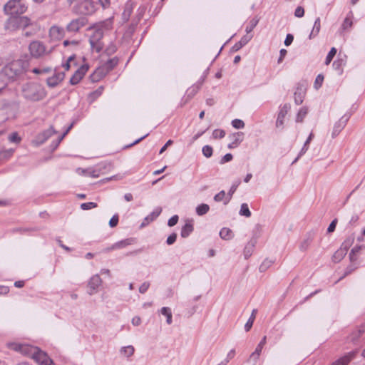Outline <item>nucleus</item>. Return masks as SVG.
<instances>
[{
  "label": "nucleus",
  "mask_w": 365,
  "mask_h": 365,
  "mask_svg": "<svg viewBox=\"0 0 365 365\" xmlns=\"http://www.w3.org/2000/svg\"><path fill=\"white\" fill-rule=\"evenodd\" d=\"M365 249V245H356L354 247L350 253H349V259L351 262H354L357 259V255L361 252V250Z\"/></svg>",
  "instance_id": "24"
},
{
  "label": "nucleus",
  "mask_w": 365,
  "mask_h": 365,
  "mask_svg": "<svg viewBox=\"0 0 365 365\" xmlns=\"http://www.w3.org/2000/svg\"><path fill=\"white\" fill-rule=\"evenodd\" d=\"M118 63V59L116 57L112 58L106 61L102 64L95 72L96 75H101L103 76L106 75L110 71L113 69Z\"/></svg>",
  "instance_id": "9"
},
{
  "label": "nucleus",
  "mask_w": 365,
  "mask_h": 365,
  "mask_svg": "<svg viewBox=\"0 0 365 365\" xmlns=\"http://www.w3.org/2000/svg\"><path fill=\"white\" fill-rule=\"evenodd\" d=\"M307 114V108L306 107L301 108L297 115L296 121L302 123L304 120V118H305Z\"/></svg>",
  "instance_id": "40"
},
{
  "label": "nucleus",
  "mask_w": 365,
  "mask_h": 365,
  "mask_svg": "<svg viewBox=\"0 0 365 365\" xmlns=\"http://www.w3.org/2000/svg\"><path fill=\"white\" fill-rule=\"evenodd\" d=\"M294 40V36L292 34H288L286 36V38L284 40V45L286 46H289L292 44Z\"/></svg>",
  "instance_id": "64"
},
{
  "label": "nucleus",
  "mask_w": 365,
  "mask_h": 365,
  "mask_svg": "<svg viewBox=\"0 0 365 365\" xmlns=\"http://www.w3.org/2000/svg\"><path fill=\"white\" fill-rule=\"evenodd\" d=\"M30 25L32 26L30 19L27 16L11 15L5 24V28L8 30L15 31L20 29H25Z\"/></svg>",
  "instance_id": "4"
},
{
  "label": "nucleus",
  "mask_w": 365,
  "mask_h": 365,
  "mask_svg": "<svg viewBox=\"0 0 365 365\" xmlns=\"http://www.w3.org/2000/svg\"><path fill=\"white\" fill-rule=\"evenodd\" d=\"M324 81V76L322 74H319L314 81V86L316 89H319L322 84Z\"/></svg>",
  "instance_id": "54"
},
{
  "label": "nucleus",
  "mask_w": 365,
  "mask_h": 365,
  "mask_svg": "<svg viewBox=\"0 0 365 365\" xmlns=\"http://www.w3.org/2000/svg\"><path fill=\"white\" fill-rule=\"evenodd\" d=\"M239 213L240 215L245 216L246 217H250L251 216V212L247 203H242L241 205Z\"/></svg>",
  "instance_id": "38"
},
{
  "label": "nucleus",
  "mask_w": 365,
  "mask_h": 365,
  "mask_svg": "<svg viewBox=\"0 0 365 365\" xmlns=\"http://www.w3.org/2000/svg\"><path fill=\"white\" fill-rule=\"evenodd\" d=\"M29 50L31 56L37 58L45 52L46 48L43 43L38 41H33L30 43Z\"/></svg>",
  "instance_id": "13"
},
{
  "label": "nucleus",
  "mask_w": 365,
  "mask_h": 365,
  "mask_svg": "<svg viewBox=\"0 0 365 365\" xmlns=\"http://www.w3.org/2000/svg\"><path fill=\"white\" fill-rule=\"evenodd\" d=\"M177 239V234L176 233H172L170 235L168 236L166 240V243L168 245H173Z\"/></svg>",
  "instance_id": "60"
},
{
  "label": "nucleus",
  "mask_w": 365,
  "mask_h": 365,
  "mask_svg": "<svg viewBox=\"0 0 365 365\" xmlns=\"http://www.w3.org/2000/svg\"><path fill=\"white\" fill-rule=\"evenodd\" d=\"M133 242V238H128L125 240H120L119 242L114 243L111 247H108L106 250L107 252H109V251L113 250L122 249V248H124V247L131 245Z\"/></svg>",
  "instance_id": "19"
},
{
  "label": "nucleus",
  "mask_w": 365,
  "mask_h": 365,
  "mask_svg": "<svg viewBox=\"0 0 365 365\" xmlns=\"http://www.w3.org/2000/svg\"><path fill=\"white\" fill-rule=\"evenodd\" d=\"M259 22V20L257 19H252L250 21L249 25L246 27L245 31L247 33L246 35H249L250 33L252 31L254 28L257 25Z\"/></svg>",
  "instance_id": "43"
},
{
  "label": "nucleus",
  "mask_w": 365,
  "mask_h": 365,
  "mask_svg": "<svg viewBox=\"0 0 365 365\" xmlns=\"http://www.w3.org/2000/svg\"><path fill=\"white\" fill-rule=\"evenodd\" d=\"M350 359L349 356H344L334 362L332 365H347Z\"/></svg>",
  "instance_id": "56"
},
{
  "label": "nucleus",
  "mask_w": 365,
  "mask_h": 365,
  "mask_svg": "<svg viewBox=\"0 0 365 365\" xmlns=\"http://www.w3.org/2000/svg\"><path fill=\"white\" fill-rule=\"evenodd\" d=\"M240 182H237V183L235 184H233L230 190L228 191V193H227V198L225 199V201L224 202L225 205H227L230 200H231L232 197V195L235 192L238 185H240Z\"/></svg>",
  "instance_id": "36"
},
{
  "label": "nucleus",
  "mask_w": 365,
  "mask_h": 365,
  "mask_svg": "<svg viewBox=\"0 0 365 365\" xmlns=\"http://www.w3.org/2000/svg\"><path fill=\"white\" fill-rule=\"evenodd\" d=\"M304 15V9L302 6H297L294 11V16L297 18H302Z\"/></svg>",
  "instance_id": "57"
},
{
  "label": "nucleus",
  "mask_w": 365,
  "mask_h": 365,
  "mask_svg": "<svg viewBox=\"0 0 365 365\" xmlns=\"http://www.w3.org/2000/svg\"><path fill=\"white\" fill-rule=\"evenodd\" d=\"M8 140L11 143L19 144L21 141V138L17 132H13L8 136Z\"/></svg>",
  "instance_id": "39"
},
{
  "label": "nucleus",
  "mask_w": 365,
  "mask_h": 365,
  "mask_svg": "<svg viewBox=\"0 0 365 365\" xmlns=\"http://www.w3.org/2000/svg\"><path fill=\"white\" fill-rule=\"evenodd\" d=\"M225 195H226L225 192L224 190H222L214 196V200L215 202H220L222 200L227 198V197H225Z\"/></svg>",
  "instance_id": "55"
},
{
  "label": "nucleus",
  "mask_w": 365,
  "mask_h": 365,
  "mask_svg": "<svg viewBox=\"0 0 365 365\" xmlns=\"http://www.w3.org/2000/svg\"><path fill=\"white\" fill-rule=\"evenodd\" d=\"M36 351L31 358L39 365H46V352L41 351L38 347Z\"/></svg>",
  "instance_id": "18"
},
{
  "label": "nucleus",
  "mask_w": 365,
  "mask_h": 365,
  "mask_svg": "<svg viewBox=\"0 0 365 365\" xmlns=\"http://www.w3.org/2000/svg\"><path fill=\"white\" fill-rule=\"evenodd\" d=\"M118 215H114L109 221V225L110 227H114L118 225Z\"/></svg>",
  "instance_id": "61"
},
{
  "label": "nucleus",
  "mask_w": 365,
  "mask_h": 365,
  "mask_svg": "<svg viewBox=\"0 0 365 365\" xmlns=\"http://www.w3.org/2000/svg\"><path fill=\"white\" fill-rule=\"evenodd\" d=\"M110 28L111 21L110 20L99 22L90 27V29L93 31L89 38V43L92 50L98 53L103 49V43L102 38L104 30H109Z\"/></svg>",
  "instance_id": "1"
},
{
  "label": "nucleus",
  "mask_w": 365,
  "mask_h": 365,
  "mask_svg": "<svg viewBox=\"0 0 365 365\" xmlns=\"http://www.w3.org/2000/svg\"><path fill=\"white\" fill-rule=\"evenodd\" d=\"M309 143H307L306 142H304L303 147L302 148L301 150L299 151V153L298 154V156L295 158V160L293 161L292 163H296L301 156H302L303 155H304L306 153V152L309 149Z\"/></svg>",
  "instance_id": "49"
},
{
  "label": "nucleus",
  "mask_w": 365,
  "mask_h": 365,
  "mask_svg": "<svg viewBox=\"0 0 365 365\" xmlns=\"http://www.w3.org/2000/svg\"><path fill=\"white\" fill-rule=\"evenodd\" d=\"M232 155L231 153H227L220 160V163L224 164L225 163L230 162L232 160Z\"/></svg>",
  "instance_id": "63"
},
{
  "label": "nucleus",
  "mask_w": 365,
  "mask_h": 365,
  "mask_svg": "<svg viewBox=\"0 0 365 365\" xmlns=\"http://www.w3.org/2000/svg\"><path fill=\"white\" fill-rule=\"evenodd\" d=\"M312 237L310 236H308L306 239H304L299 245V249L302 251H305L308 249L309 247L311 242H312Z\"/></svg>",
  "instance_id": "42"
},
{
  "label": "nucleus",
  "mask_w": 365,
  "mask_h": 365,
  "mask_svg": "<svg viewBox=\"0 0 365 365\" xmlns=\"http://www.w3.org/2000/svg\"><path fill=\"white\" fill-rule=\"evenodd\" d=\"M346 255L344 251L341 250L340 249L337 250L332 256V260L334 262H340Z\"/></svg>",
  "instance_id": "37"
},
{
  "label": "nucleus",
  "mask_w": 365,
  "mask_h": 365,
  "mask_svg": "<svg viewBox=\"0 0 365 365\" xmlns=\"http://www.w3.org/2000/svg\"><path fill=\"white\" fill-rule=\"evenodd\" d=\"M63 80V75L61 73H58L56 78H47V86L50 87H55L59 82Z\"/></svg>",
  "instance_id": "31"
},
{
  "label": "nucleus",
  "mask_w": 365,
  "mask_h": 365,
  "mask_svg": "<svg viewBox=\"0 0 365 365\" xmlns=\"http://www.w3.org/2000/svg\"><path fill=\"white\" fill-rule=\"evenodd\" d=\"M354 241V236H349L341 244L340 247V250L342 251H344V252L347 253L349 247L352 245Z\"/></svg>",
  "instance_id": "27"
},
{
  "label": "nucleus",
  "mask_w": 365,
  "mask_h": 365,
  "mask_svg": "<svg viewBox=\"0 0 365 365\" xmlns=\"http://www.w3.org/2000/svg\"><path fill=\"white\" fill-rule=\"evenodd\" d=\"M135 349L133 346L129 345L127 346L121 347L120 352L127 357H130L133 355Z\"/></svg>",
  "instance_id": "32"
},
{
  "label": "nucleus",
  "mask_w": 365,
  "mask_h": 365,
  "mask_svg": "<svg viewBox=\"0 0 365 365\" xmlns=\"http://www.w3.org/2000/svg\"><path fill=\"white\" fill-rule=\"evenodd\" d=\"M196 213L199 216H202L208 212L210 206L207 204L202 203L196 207Z\"/></svg>",
  "instance_id": "28"
},
{
  "label": "nucleus",
  "mask_w": 365,
  "mask_h": 365,
  "mask_svg": "<svg viewBox=\"0 0 365 365\" xmlns=\"http://www.w3.org/2000/svg\"><path fill=\"white\" fill-rule=\"evenodd\" d=\"M23 96L25 98L36 101L43 97V88L37 83H26L22 87Z\"/></svg>",
  "instance_id": "3"
},
{
  "label": "nucleus",
  "mask_w": 365,
  "mask_h": 365,
  "mask_svg": "<svg viewBox=\"0 0 365 365\" xmlns=\"http://www.w3.org/2000/svg\"><path fill=\"white\" fill-rule=\"evenodd\" d=\"M150 287V283L148 282H143L139 287V292L141 293V294H144L145 292H147V290Z\"/></svg>",
  "instance_id": "62"
},
{
  "label": "nucleus",
  "mask_w": 365,
  "mask_h": 365,
  "mask_svg": "<svg viewBox=\"0 0 365 365\" xmlns=\"http://www.w3.org/2000/svg\"><path fill=\"white\" fill-rule=\"evenodd\" d=\"M266 341H267V336H264L262 340L260 341V342L258 344V345L257 346L256 349H255V351H257V352L260 353L261 354V351H262V349L264 346V345L266 344Z\"/></svg>",
  "instance_id": "59"
},
{
  "label": "nucleus",
  "mask_w": 365,
  "mask_h": 365,
  "mask_svg": "<svg viewBox=\"0 0 365 365\" xmlns=\"http://www.w3.org/2000/svg\"><path fill=\"white\" fill-rule=\"evenodd\" d=\"M351 16H352V12L350 11L349 14H348V16L344 20V21L342 23V25H341L342 29L346 30L348 28L351 27L352 24H353L352 21L351 20Z\"/></svg>",
  "instance_id": "41"
},
{
  "label": "nucleus",
  "mask_w": 365,
  "mask_h": 365,
  "mask_svg": "<svg viewBox=\"0 0 365 365\" xmlns=\"http://www.w3.org/2000/svg\"><path fill=\"white\" fill-rule=\"evenodd\" d=\"M64 35L63 29L53 26L49 30V36L52 40H60Z\"/></svg>",
  "instance_id": "17"
},
{
  "label": "nucleus",
  "mask_w": 365,
  "mask_h": 365,
  "mask_svg": "<svg viewBox=\"0 0 365 365\" xmlns=\"http://www.w3.org/2000/svg\"><path fill=\"white\" fill-rule=\"evenodd\" d=\"M88 20L85 17H79L72 20L66 26L67 31L69 32H77L81 28L86 26Z\"/></svg>",
  "instance_id": "12"
},
{
  "label": "nucleus",
  "mask_w": 365,
  "mask_h": 365,
  "mask_svg": "<svg viewBox=\"0 0 365 365\" xmlns=\"http://www.w3.org/2000/svg\"><path fill=\"white\" fill-rule=\"evenodd\" d=\"M178 219H179V217L177 215H173L168 220V225L169 227H173L174 225H175L178 223Z\"/></svg>",
  "instance_id": "58"
},
{
  "label": "nucleus",
  "mask_w": 365,
  "mask_h": 365,
  "mask_svg": "<svg viewBox=\"0 0 365 365\" xmlns=\"http://www.w3.org/2000/svg\"><path fill=\"white\" fill-rule=\"evenodd\" d=\"M14 6L7 7V3L4 7V10L6 14L9 15H19L24 14L26 9L27 6L22 3L21 1H14Z\"/></svg>",
  "instance_id": "8"
},
{
  "label": "nucleus",
  "mask_w": 365,
  "mask_h": 365,
  "mask_svg": "<svg viewBox=\"0 0 365 365\" xmlns=\"http://www.w3.org/2000/svg\"><path fill=\"white\" fill-rule=\"evenodd\" d=\"M256 313L257 309H253L251 316L250 317L249 319L247 320V323L245 325V330L246 331H249L252 328L255 319Z\"/></svg>",
  "instance_id": "34"
},
{
  "label": "nucleus",
  "mask_w": 365,
  "mask_h": 365,
  "mask_svg": "<svg viewBox=\"0 0 365 365\" xmlns=\"http://www.w3.org/2000/svg\"><path fill=\"white\" fill-rule=\"evenodd\" d=\"M15 150L13 148L3 149L0 151V161L7 160L11 158Z\"/></svg>",
  "instance_id": "26"
},
{
  "label": "nucleus",
  "mask_w": 365,
  "mask_h": 365,
  "mask_svg": "<svg viewBox=\"0 0 365 365\" xmlns=\"http://www.w3.org/2000/svg\"><path fill=\"white\" fill-rule=\"evenodd\" d=\"M291 108V105L289 103H284L283 106L279 107V111L277 115V120H276V128L280 130L284 128V118L289 110Z\"/></svg>",
  "instance_id": "11"
},
{
  "label": "nucleus",
  "mask_w": 365,
  "mask_h": 365,
  "mask_svg": "<svg viewBox=\"0 0 365 365\" xmlns=\"http://www.w3.org/2000/svg\"><path fill=\"white\" fill-rule=\"evenodd\" d=\"M203 83V80L197 82L196 84H194L192 87H190L187 90V96L188 97H192L194 96L198 91L200 89V87Z\"/></svg>",
  "instance_id": "30"
},
{
  "label": "nucleus",
  "mask_w": 365,
  "mask_h": 365,
  "mask_svg": "<svg viewBox=\"0 0 365 365\" xmlns=\"http://www.w3.org/2000/svg\"><path fill=\"white\" fill-rule=\"evenodd\" d=\"M351 114V113H345L338 121H336L333 127V130L331 132V138H335L340 132L344 129L346 126L347 122L349 121Z\"/></svg>",
  "instance_id": "10"
},
{
  "label": "nucleus",
  "mask_w": 365,
  "mask_h": 365,
  "mask_svg": "<svg viewBox=\"0 0 365 365\" xmlns=\"http://www.w3.org/2000/svg\"><path fill=\"white\" fill-rule=\"evenodd\" d=\"M232 125L236 129H241L245 127V123L240 119H235L232 121Z\"/></svg>",
  "instance_id": "52"
},
{
  "label": "nucleus",
  "mask_w": 365,
  "mask_h": 365,
  "mask_svg": "<svg viewBox=\"0 0 365 365\" xmlns=\"http://www.w3.org/2000/svg\"><path fill=\"white\" fill-rule=\"evenodd\" d=\"M320 29H321V21H320V18L317 17L314 21V26H313L312 30L309 36V38L312 39V38L316 37L319 34Z\"/></svg>",
  "instance_id": "23"
},
{
  "label": "nucleus",
  "mask_w": 365,
  "mask_h": 365,
  "mask_svg": "<svg viewBox=\"0 0 365 365\" xmlns=\"http://www.w3.org/2000/svg\"><path fill=\"white\" fill-rule=\"evenodd\" d=\"M309 143H307L306 142H304L303 147L302 148L301 150L299 151V153L298 154V156L295 158V160L293 161L292 163H296L301 156H302L303 155H304L306 153V152L309 149Z\"/></svg>",
  "instance_id": "48"
},
{
  "label": "nucleus",
  "mask_w": 365,
  "mask_h": 365,
  "mask_svg": "<svg viewBox=\"0 0 365 365\" xmlns=\"http://www.w3.org/2000/svg\"><path fill=\"white\" fill-rule=\"evenodd\" d=\"M294 102L297 105H300L303 103L304 93L301 89L297 90L294 93Z\"/></svg>",
  "instance_id": "35"
},
{
  "label": "nucleus",
  "mask_w": 365,
  "mask_h": 365,
  "mask_svg": "<svg viewBox=\"0 0 365 365\" xmlns=\"http://www.w3.org/2000/svg\"><path fill=\"white\" fill-rule=\"evenodd\" d=\"M336 48L334 47H332L329 52L328 53L327 57H326V59H325V64L326 65H329L331 61H332L333 58L334 57V56L336 55Z\"/></svg>",
  "instance_id": "44"
},
{
  "label": "nucleus",
  "mask_w": 365,
  "mask_h": 365,
  "mask_svg": "<svg viewBox=\"0 0 365 365\" xmlns=\"http://www.w3.org/2000/svg\"><path fill=\"white\" fill-rule=\"evenodd\" d=\"M160 313L163 315L165 316V317L167 318L166 322L168 323V324H171L173 321H172V312H171L170 308L163 307L160 309Z\"/></svg>",
  "instance_id": "33"
},
{
  "label": "nucleus",
  "mask_w": 365,
  "mask_h": 365,
  "mask_svg": "<svg viewBox=\"0 0 365 365\" xmlns=\"http://www.w3.org/2000/svg\"><path fill=\"white\" fill-rule=\"evenodd\" d=\"M254 247V244L252 242H249L245 247L244 250V255L245 259H248L252 252V248Z\"/></svg>",
  "instance_id": "46"
},
{
  "label": "nucleus",
  "mask_w": 365,
  "mask_h": 365,
  "mask_svg": "<svg viewBox=\"0 0 365 365\" xmlns=\"http://www.w3.org/2000/svg\"><path fill=\"white\" fill-rule=\"evenodd\" d=\"M72 125H71L63 133H57V132L53 129V126H51L48 129H47V139L52 137L53 135L57 134V136L53 140H52L51 145H49V149L51 152L54 151L58 148L60 143L67 135Z\"/></svg>",
  "instance_id": "7"
},
{
  "label": "nucleus",
  "mask_w": 365,
  "mask_h": 365,
  "mask_svg": "<svg viewBox=\"0 0 365 365\" xmlns=\"http://www.w3.org/2000/svg\"><path fill=\"white\" fill-rule=\"evenodd\" d=\"M28 68V61L26 59H19L5 66L1 70V73L9 80H14L16 77L26 72Z\"/></svg>",
  "instance_id": "2"
},
{
  "label": "nucleus",
  "mask_w": 365,
  "mask_h": 365,
  "mask_svg": "<svg viewBox=\"0 0 365 365\" xmlns=\"http://www.w3.org/2000/svg\"><path fill=\"white\" fill-rule=\"evenodd\" d=\"M194 227L192 220H187L181 229L180 235L182 238L187 237L193 231Z\"/></svg>",
  "instance_id": "20"
},
{
  "label": "nucleus",
  "mask_w": 365,
  "mask_h": 365,
  "mask_svg": "<svg viewBox=\"0 0 365 365\" xmlns=\"http://www.w3.org/2000/svg\"><path fill=\"white\" fill-rule=\"evenodd\" d=\"M102 280L98 274L93 275L89 280L88 292L90 295L93 294L97 291V288L101 284Z\"/></svg>",
  "instance_id": "15"
},
{
  "label": "nucleus",
  "mask_w": 365,
  "mask_h": 365,
  "mask_svg": "<svg viewBox=\"0 0 365 365\" xmlns=\"http://www.w3.org/2000/svg\"><path fill=\"white\" fill-rule=\"evenodd\" d=\"M46 141V131L38 133L32 140L31 144L34 147H38Z\"/></svg>",
  "instance_id": "22"
},
{
  "label": "nucleus",
  "mask_w": 365,
  "mask_h": 365,
  "mask_svg": "<svg viewBox=\"0 0 365 365\" xmlns=\"http://www.w3.org/2000/svg\"><path fill=\"white\" fill-rule=\"evenodd\" d=\"M161 212L162 208L160 207H156L150 215L143 219L140 227L143 228L154 221L160 215Z\"/></svg>",
  "instance_id": "16"
},
{
  "label": "nucleus",
  "mask_w": 365,
  "mask_h": 365,
  "mask_svg": "<svg viewBox=\"0 0 365 365\" xmlns=\"http://www.w3.org/2000/svg\"><path fill=\"white\" fill-rule=\"evenodd\" d=\"M220 236L224 240H229L234 236L232 231L227 227H223L220 231Z\"/></svg>",
  "instance_id": "25"
},
{
  "label": "nucleus",
  "mask_w": 365,
  "mask_h": 365,
  "mask_svg": "<svg viewBox=\"0 0 365 365\" xmlns=\"http://www.w3.org/2000/svg\"><path fill=\"white\" fill-rule=\"evenodd\" d=\"M88 69V66L83 65L81 67H79L73 73L72 77L70 79V83L72 85H76L79 83V81L83 78V77L85 76L86 73L87 72Z\"/></svg>",
  "instance_id": "14"
},
{
  "label": "nucleus",
  "mask_w": 365,
  "mask_h": 365,
  "mask_svg": "<svg viewBox=\"0 0 365 365\" xmlns=\"http://www.w3.org/2000/svg\"><path fill=\"white\" fill-rule=\"evenodd\" d=\"M242 136H243L242 133H240V132L237 133L234 135V137H235L234 140L231 143L228 144V148L232 149V148H236L242 140Z\"/></svg>",
  "instance_id": "29"
},
{
  "label": "nucleus",
  "mask_w": 365,
  "mask_h": 365,
  "mask_svg": "<svg viewBox=\"0 0 365 365\" xmlns=\"http://www.w3.org/2000/svg\"><path fill=\"white\" fill-rule=\"evenodd\" d=\"M96 9L94 3L91 0H84L76 4L72 9L76 14L90 15L94 13Z\"/></svg>",
  "instance_id": "5"
},
{
  "label": "nucleus",
  "mask_w": 365,
  "mask_h": 365,
  "mask_svg": "<svg viewBox=\"0 0 365 365\" xmlns=\"http://www.w3.org/2000/svg\"><path fill=\"white\" fill-rule=\"evenodd\" d=\"M96 207L97 204L93 202H84L81 205V208L83 210H88L92 208H95Z\"/></svg>",
  "instance_id": "53"
},
{
  "label": "nucleus",
  "mask_w": 365,
  "mask_h": 365,
  "mask_svg": "<svg viewBox=\"0 0 365 365\" xmlns=\"http://www.w3.org/2000/svg\"><path fill=\"white\" fill-rule=\"evenodd\" d=\"M259 356H260V353H259L255 350V351L251 354L248 361L250 363H252L253 365H255L257 360L259 359Z\"/></svg>",
  "instance_id": "51"
},
{
  "label": "nucleus",
  "mask_w": 365,
  "mask_h": 365,
  "mask_svg": "<svg viewBox=\"0 0 365 365\" xmlns=\"http://www.w3.org/2000/svg\"><path fill=\"white\" fill-rule=\"evenodd\" d=\"M8 348L21 354L31 357L34 351H36L37 346H34L28 344H21L18 342H9L7 344Z\"/></svg>",
  "instance_id": "6"
},
{
  "label": "nucleus",
  "mask_w": 365,
  "mask_h": 365,
  "mask_svg": "<svg viewBox=\"0 0 365 365\" xmlns=\"http://www.w3.org/2000/svg\"><path fill=\"white\" fill-rule=\"evenodd\" d=\"M225 135V132L222 129H215L212 132V137L215 139L222 138Z\"/></svg>",
  "instance_id": "50"
},
{
  "label": "nucleus",
  "mask_w": 365,
  "mask_h": 365,
  "mask_svg": "<svg viewBox=\"0 0 365 365\" xmlns=\"http://www.w3.org/2000/svg\"><path fill=\"white\" fill-rule=\"evenodd\" d=\"M202 152L203 155L208 158L212 155L213 149L210 145H206L202 147Z\"/></svg>",
  "instance_id": "45"
},
{
  "label": "nucleus",
  "mask_w": 365,
  "mask_h": 365,
  "mask_svg": "<svg viewBox=\"0 0 365 365\" xmlns=\"http://www.w3.org/2000/svg\"><path fill=\"white\" fill-rule=\"evenodd\" d=\"M272 264V261L269 259H265L262 262L259 267V270L261 272H265Z\"/></svg>",
  "instance_id": "47"
},
{
  "label": "nucleus",
  "mask_w": 365,
  "mask_h": 365,
  "mask_svg": "<svg viewBox=\"0 0 365 365\" xmlns=\"http://www.w3.org/2000/svg\"><path fill=\"white\" fill-rule=\"evenodd\" d=\"M252 38V35H245L240 41L237 42L232 48L233 51H237L245 46Z\"/></svg>",
  "instance_id": "21"
}]
</instances>
